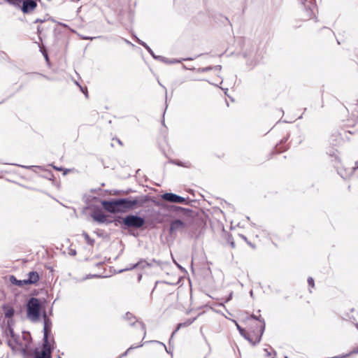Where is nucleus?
<instances>
[{
  "label": "nucleus",
  "instance_id": "nucleus-1",
  "mask_svg": "<svg viewBox=\"0 0 358 358\" xmlns=\"http://www.w3.org/2000/svg\"><path fill=\"white\" fill-rule=\"evenodd\" d=\"M5 336L7 338L8 345L13 351H20L23 355L24 358H27L29 355L28 346L23 347L22 343L20 342V336L15 334L13 329L9 324L6 326L4 330Z\"/></svg>",
  "mask_w": 358,
  "mask_h": 358
},
{
  "label": "nucleus",
  "instance_id": "nucleus-2",
  "mask_svg": "<svg viewBox=\"0 0 358 358\" xmlns=\"http://www.w3.org/2000/svg\"><path fill=\"white\" fill-rule=\"evenodd\" d=\"M41 312V303L38 298H30L27 303V317L31 322H38L40 320Z\"/></svg>",
  "mask_w": 358,
  "mask_h": 358
},
{
  "label": "nucleus",
  "instance_id": "nucleus-3",
  "mask_svg": "<svg viewBox=\"0 0 358 358\" xmlns=\"http://www.w3.org/2000/svg\"><path fill=\"white\" fill-rule=\"evenodd\" d=\"M121 213L126 212L128 210L141 207L147 202L145 196H138L135 197L118 199Z\"/></svg>",
  "mask_w": 358,
  "mask_h": 358
},
{
  "label": "nucleus",
  "instance_id": "nucleus-4",
  "mask_svg": "<svg viewBox=\"0 0 358 358\" xmlns=\"http://www.w3.org/2000/svg\"><path fill=\"white\" fill-rule=\"evenodd\" d=\"M119 223H122L124 227L123 228H141L145 224V219L137 215H128L123 217L121 221H117Z\"/></svg>",
  "mask_w": 358,
  "mask_h": 358
},
{
  "label": "nucleus",
  "instance_id": "nucleus-5",
  "mask_svg": "<svg viewBox=\"0 0 358 358\" xmlns=\"http://www.w3.org/2000/svg\"><path fill=\"white\" fill-rule=\"evenodd\" d=\"M244 57L246 59V65L250 69L259 64L262 59V53L255 48L247 50L244 54Z\"/></svg>",
  "mask_w": 358,
  "mask_h": 358
},
{
  "label": "nucleus",
  "instance_id": "nucleus-6",
  "mask_svg": "<svg viewBox=\"0 0 358 358\" xmlns=\"http://www.w3.org/2000/svg\"><path fill=\"white\" fill-rule=\"evenodd\" d=\"M182 220L176 219L173 220L170 224V233L181 231L190 224L194 217L180 216Z\"/></svg>",
  "mask_w": 358,
  "mask_h": 358
},
{
  "label": "nucleus",
  "instance_id": "nucleus-7",
  "mask_svg": "<svg viewBox=\"0 0 358 358\" xmlns=\"http://www.w3.org/2000/svg\"><path fill=\"white\" fill-rule=\"evenodd\" d=\"M103 208L108 212L111 213H121L120 208L119 199H112L110 201L103 200L101 201Z\"/></svg>",
  "mask_w": 358,
  "mask_h": 358
},
{
  "label": "nucleus",
  "instance_id": "nucleus-8",
  "mask_svg": "<svg viewBox=\"0 0 358 358\" xmlns=\"http://www.w3.org/2000/svg\"><path fill=\"white\" fill-rule=\"evenodd\" d=\"M163 201H167L172 203H185L187 204L189 202L185 197L176 194L174 193H164L161 196Z\"/></svg>",
  "mask_w": 358,
  "mask_h": 358
},
{
  "label": "nucleus",
  "instance_id": "nucleus-9",
  "mask_svg": "<svg viewBox=\"0 0 358 358\" xmlns=\"http://www.w3.org/2000/svg\"><path fill=\"white\" fill-rule=\"evenodd\" d=\"M167 209L170 212L180 213V216H185L187 217H194L196 215L195 212L189 208H185L174 205L167 206Z\"/></svg>",
  "mask_w": 358,
  "mask_h": 358
},
{
  "label": "nucleus",
  "instance_id": "nucleus-10",
  "mask_svg": "<svg viewBox=\"0 0 358 358\" xmlns=\"http://www.w3.org/2000/svg\"><path fill=\"white\" fill-rule=\"evenodd\" d=\"M37 6L35 0H23L20 6L18 7L24 13H29L33 11Z\"/></svg>",
  "mask_w": 358,
  "mask_h": 358
},
{
  "label": "nucleus",
  "instance_id": "nucleus-11",
  "mask_svg": "<svg viewBox=\"0 0 358 358\" xmlns=\"http://www.w3.org/2000/svg\"><path fill=\"white\" fill-rule=\"evenodd\" d=\"M124 319L127 320L131 326L134 325L136 323L140 326L141 330L143 332V338H145L146 335V329L145 325L142 322H138L136 317L129 312H127L124 315Z\"/></svg>",
  "mask_w": 358,
  "mask_h": 358
},
{
  "label": "nucleus",
  "instance_id": "nucleus-12",
  "mask_svg": "<svg viewBox=\"0 0 358 358\" xmlns=\"http://www.w3.org/2000/svg\"><path fill=\"white\" fill-rule=\"evenodd\" d=\"M29 355L27 358H52L51 354L47 352L39 350L38 348H35L34 350H29Z\"/></svg>",
  "mask_w": 358,
  "mask_h": 358
},
{
  "label": "nucleus",
  "instance_id": "nucleus-13",
  "mask_svg": "<svg viewBox=\"0 0 358 358\" xmlns=\"http://www.w3.org/2000/svg\"><path fill=\"white\" fill-rule=\"evenodd\" d=\"M347 126L357 127L358 130V103L352 111V118L348 120Z\"/></svg>",
  "mask_w": 358,
  "mask_h": 358
},
{
  "label": "nucleus",
  "instance_id": "nucleus-14",
  "mask_svg": "<svg viewBox=\"0 0 358 358\" xmlns=\"http://www.w3.org/2000/svg\"><path fill=\"white\" fill-rule=\"evenodd\" d=\"M43 335H49L51 332L52 321L47 316V314L45 311L43 313Z\"/></svg>",
  "mask_w": 358,
  "mask_h": 358
},
{
  "label": "nucleus",
  "instance_id": "nucleus-15",
  "mask_svg": "<svg viewBox=\"0 0 358 358\" xmlns=\"http://www.w3.org/2000/svg\"><path fill=\"white\" fill-rule=\"evenodd\" d=\"M355 169V167L350 169L341 168L338 169V173L341 176L342 178L347 180L349 179L353 175Z\"/></svg>",
  "mask_w": 358,
  "mask_h": 358
},
{
  "label": "nucleus",
  "instance_id": "nucleus-16",
  "mask_svg": "<svg viewBox=\"0 0 358 358\" xmlns=\"http://www.w3.org/2000/svg\"><path fill=\"white\" fill-rule=\"evenodd\" d=\"M24 280L27 285L36 284L39 280V275L36 271H30L27 274V278Z\"/></svg>",
  "mask_w": 358,
  "mask_h": 358
},
{
  "label": "nucleus",
  "instance_id": "nucleus-17",
  "mask_svg": "<svg viewBox=\"0 0 358 358\" xmlns=\"http://www.w3.org/2000/svg\"><path fill=\"white\" fill-rule=\"evenodd\" d=\"M251 317L262 322V326L260 327V334L256 338V343H259L265 330V321L263 318H262L261 315L256 316L255 315H252Z\"/></svg>",
  "mask_w": 358,
  "mask_h": 358
},
{
  "label": "nucleus",
  "instance_id": "nucleus-18",
  "mask_svg": "<svg viewBox=\"0 0 358 358\" xmlns=\"http://www.w3.org/2000/svg\"><path fill=\"white\" fill-rule=\"evenodd\" d=\"M91 217L92 219L101 224L105 223L107 222L106 216L102 213L101 211H94L91 214Z\"/></svg>",
  "mask_w": 358,
  "mask_h": 358
},
{
  "label": "nucleus",
  "instance_id": "nucleus-19",
  "mask_svg": "<svg viewBox=\"0 0 358 358\" xmlns=\"http://www.w3.org/2000/svg\"><path fill=\"white\" fill-rule=\"evenodd\" d=\"M48 336H49V335H43V342L41 350L52 354V347L51 345L50 341H49Z\"/></svg>",
  "mask_w": 358,
  "mask_h": 358
},
{
  "label": "nucleus",
  "instance_id": "nucleus-20",
  "mask_svg": "<svg viewBox=\"0 0 358 358\" xmlns=\"http://www.w3.org/2000/svg\"><path fill=\"white\" fill-rule=\"evenodd\" d=\"M236 327L240 333V334L244 337L246 340H248L252 345H255L258 343L253 341V340L250 338V335L245 331L243 328H242L238 323H236Z\"/></svg>",
  "mask_w": 358,
  "mask_h": 358
},
{
  "label": "nucleus",
  "instance_id": "nucleus-21",
  "mask_svg": "<svg viewBox=\"0 0 358 358\" xmlns=\"http://www.w3.org/2000/svg\"><path fill=\"white\" fill-rule=\"evenodd\" d=\"M146 266H151V264L148 263L144 260H141V261L137 262L136 264H134L133 266H131L129 268H127L121 270L120 272L124 271L131 270V269H134L137 267H141L142 268H144Z\"/></svg>",
  "mask_w": 358,
  "mask_h": 358
},
{
  "label": "nucleus",
  "instance_id": "nucleus-22",
  "mask_svg": "<svg viewBox=\"0 0 358 358\" xmlns=\"http://www.w3.org/2000/svg\"><path fill=\"white\" fill-rule=\"evenodd\" d=\"M196 318H192V319H188L187 321H185V322H182V323H179L178 325H177V327L176 329H175V331L172 333V335H171V337L173 336V335L180 329V328H182V327H187L189 325H191L194 321H195Z\"/></svg>",
  "mask_w": 358,
  "mask_h": 358
},
{
  "label": "nucleus",
  "instance_id": "nucleus-23",
  "mask_svg": "<svg viewBox=\"0 0 358 358\" xmlns=\"http://www.w3.org/2000/svg\"><path fill=\"white\" fill-rule=\"evenodd\" d=\"M157 59L162 61L166 64H173V63H180L182 61L192 60L193 59L189 57V58H183L180 60H178V59L170 60V59H169L166 57H164L162 56H158Z\"/></svg>",
  "mask_w": 358,
  "mask_h": 358
},
{
  "label": "nucleus",
  "instance_id": "nucleus-24",
  "mask_svg": "<svg viewBox=\"0 0 358 358\" xmlns=\"http://www.w3.org/2000/svg\"><path fill=\"white\" fill-rule=\"evenodd\" d=\"M136 38V42L141 45L143 47H144L147 50L148 52L155 58V59H157V57L158 56H156L153 51L152 50V49L148 45V44L145 42H143V41H141V39H139L138 38H137L136 36L135 37Z\"/></svg>",
  "mask_w": 358,
  "mask_h": 358
},
{
  "label": "nucleus",
  "instance_id": "nucleus-25",
  "mask_svg": "<svg viewBox=\"0 0 358 358\" xmlns=\"http://www.w3.org/2000/svg\"><path fill=\"white\" fill-rule=\"evenodd\" d=\"M9 279L12 284L19 287L27 285L25 280H17L14 275H10Z\"/></svg>",
  "mask_w": 358,
  "mask_h": 358
},
{
  "label": "nucleus",
  "instance_id": "nucleus-26",
  "mask_svg": "<svg viewBox=\"0 0 358 358\" xmlns=\"http://www.w3.org/2000/svg\"><path fill=\"white\" fill-rule=\"evenodd\" d=\"M143 343L140 344L139 345H136V346H134V345H131V347H129L124 353H122V355H120L117 358H122L124 357H126L128 354V352L129 351H131V350H134L135 348H139V347H142L143 346Z\"/></svg>",
  "mask_w": 358,
  "mask_h": 358
},
{
  "label": "nucleus",
  "instance_id": "nucleus-27",
  "mask_svg": "<svg viewBox=\"0 0 358 358\" xmlns=\"http://www.w3.org/2000/svg\"><path fill=\"white\" fill-rule=\"evenodd\" d=\"M5 317L10 318L14 315V309L13 308H6L4 312Z\"/></svg>",
  "mask_w": 358,
  "mask_h": 358
},
{
  "label": "nucleus",
  "instance_id": "nucleus-28",
  "mask_svg": "<svg viewBox=\"0 0 358 358\" xmlns=\"http://www.w3.org/2000/svg\"><path fill=\"white\" fill-rule=\"evenodd\" d=\"M23 339L27 342V343L24 345V347H26V345L28 346L29 350H31L30 348V341H31V336L29 334H23Z\"/></svg>",
  "mask_w": 358,
  "mask_h": 358
},
{
  "label": "nucleus",
  "instance_id": "nucleus-29",
  "mask_svg": "<svg viewBox=\"0 0 358 358\" xmlns=\"http://www.w3.org/2000/svg\"><path fill=\"white\" fill-rule=\"evenodd\" d=\"M83 236H84V238L88 245L92 246L94 244V240L91 238L90 237V236L86 232H83Z\"/></svg>",
  "mask_w": 358,
  "mask_h": 358
},
{
  "label": "nucleus",
  "instance_id": "nucleus-30",
  "mask_svg": "<svg viewBox=\"0 0 358 358\" xmlns=\"http://www.w3.org/2000/svg\"><path fill=\"white\" fill-rule=\"evenodd\" d=\"M102 278L101 275L98 274H93V275H87L85 277H84L82 280H85L90 278Z\"/></svg>",
  "mask_w": 358,
  "mask_h": 358
},
{
  "label": "nucleus",
  "instance_id": "nucleus-31",
  "mask_svg": "<svg viewBox=\"0 0 358 358\" xmlns=\"http://www.w3.org/2000/svg\"><path fill=\"white\" fill-rule=\"evenodd\" d=\"M308 285L311 287H314L315 286V282H314V280L312 277H309L308 278Z\"/></svg>",
  "mask_w": 358,
  "mask_h": 358
},
{
  "label": "nucleus",
  "instance_id": "nucleus-32",
  "mask_svg": "<svg viewBox=\"0 0 358 358\" xmlns=\"http://www.w3.org/2000/svg\"><path fill=\"white\" fill-rule=\"evenodd\" d=\"M264 352H266V356L268 357H272L273 358L274 357H273V353L271 352H269L268 351V350L266 348H264ZM273 355H275V352H273Z\"/></svg>",
  "mask_w": 358,
  "mask_h": 358
},
{
  "label": "nucleus",
  "instance_id": "nucleus-33",
  "mask_svg": "<svg viewBox=\"0 0 358 358\" xmlns=\"http://www.w3.org/2000/svg\"><path fill=\"white\" fill-rule=\"evenodd\" d=\"M211 69H213V67H211V66H208V67H205V68L199 69L198 70V71H199V72H207V71H210V70H211Z\"/></svg>",
  "mask_w": 358,
  "mask_h": 358
},
{
  "label": "nucleus",
  "instance_id": "nucleus-34",
  "mask_svg": "<svg viewBox=\"0 0 358 358\" xmlns=\"http://www.w3.org/2000/svg\"><path fill=\"white\" fill-rule=\"evenodd\" d=\"M358 353V347L353 349L349 354L345 355V357H348L352 354H357Z\"/></svg>",
  "mask_w": 358,
  "mask_h": 358
},
{
  "label": "nucleus",
  "instance_id": "nucleus-35",
  "mask_svg": "<svg viewBox=\"0 0 358 358\" xmlns=\"http://www.w3.org/2000/svg\"><path fill=\"white\" fill-rule=\"evenodd\" d=\"M175 164H177L178 166H185V167H189V166L187 164H184L181 162H174Z\"/></svg>",
  "mask_w": 358,
  "mask_h": 358
},
{
  "label": "nucleus",
  "instance_id": "nucleus-36",
  "mask_svg": "<svg viewBox=\"0 0 358 358\" xmlns=\"http://www.w3.org/2000/svg\"><path fill=\"white\" fill-rule=\"evenodd\" d=\"M98 38H103V39H106V36H97ZM96 38V37H91V36H88V40H91L92 41L93 39H95Z\"/></svg>",
  "mask_w": 358,
  "mask_h": 358
},
{
  "label": "nucleus",
  "instance_id": "nucleus-37",
  "mask_svg": "<svg viewBox=\"0 0 358 358\" xmlns=\"http://www.w3.org/2000/svg\"><path fill=\"white\" fill-rule=\"evenodd\" d=\"M45 22V20H42V19H39V18H38V19H36V20H35V22H35V23H38V22H39V23H43V22Z\"/></svg>",
  "mask_w": 358,
  "mask_h": 358
},
{
  "label": "nucleus",
  "instance_id": "nucleus-38",
  "mask_svg": "<svg viewBox=\"0 0 358 358\" xmlns=\"http://www.w3.org/2000/svg\"><path fill=\"white\" fill-rule=\"evenodd\" d=\"M124 41L127 44H128V45H132V46H134V45L133 43H131L129 41H128V40H127V39H125V38H124Z\"/></svg>",
  "mask_w": 358,
  "mask_h": 358
},
{
  "label": "nucleus",
  "instance_id": "nucleus-39",
  "mask_svg": "<svg viewBox=\"0 0 358 358\" xmlns=\"http://www.w3.org/2000/svg\"><path fill=\"white\" fill-rule=\"evenodd\" d=\"M41 31H42V29H41V27L40 26H39V27H37V33H38V35H40V34H41Z\"/></svg>",
  "mask_w": 358,
  "mask_h": 358
},
{
  "label": "nucleus",
  "instance_id": "nucleus-40",
  "mask_svg": "<svg viewBox=\"0 0 358 358\" xmlns=\"http://www.w3.org/2000/svg\"><path fill=\"white\" fill-rule=\"evenodd\" d=\"M41 52H42L43 55H44L45 59L48 60V55H47L46 52L45 51L43 52L42 50H41Z\"/></svg>",
  "mask_w": 358,
  "mask_h": 358
},
{
  "label": "nucleus",
  "instance_id": "nucleus-41",
  "mask_svg": "<svg viewBox=\"0 0 358 358\" xmlns=\"http://www.w3.org/2000/svg\"><path fill=\"white\" fill-rule=\"evenodd\" d=\"M306 12L308 13V17H311V15H312V10H306Z\"/></svg>",
  "mask_w": 358,
  "mask_h": 358
},
{
  "label": "nucleus",
  "instance_id": "nucleus-42",
  "mask_svg": "<svg viewBox=\"0 0 358 358\" xmlns=\"http://www.w3.org/2000/svg\"><path fill=\"white\" fill-rule=\"evenodd\" d=\"M80 37L82 39H84V40H88V36H81V35H80Z\"/></svg>",
  "mask_w": 358,
  "mask_h": 358
},
{
  "label": "nucleus",
  "instance_id": "nucleus-43",
  "mask_svg": "<svg viewBox=\"0 0 358 358\" xmlns=\"http://www.w3.org/2000/svg\"><path fill=\"white\" fill-rule=\"evenodd\" d=\"M214 68H215V69H219V70H220V69H221V68H222V66H220V65H217V66H215Z\"/></svg>",
  "mask_w": 358,
  "mask_h": 358
},
{
  "label": "nucleus",
  "instance_id": "nucleus-44",
  "mask_svg": "<svg viewBox=\"0 0 358 358\" xmlns=\"http://www.w3.org/2000/svg\"><path fill=\"white\" fill-rule=\"evenodd\" d=\"M232 294H232V292H231V293L229 295V298H228L227 301H229V300H231V299Z\"/></svg>",
  "mask_w": 358,
  "mask_h": 358
},
{
  "label": "nucleus",
  "instance_id": "nucleus-45",
  "mask_svg": "<svg viewBox=\"0 0 358 358\" xmlns=\"http://www.w3.org/2000/svg\"><path fill=\"white\" fill-rule=\"evenodd\" d=\"M250 295L251 297H253V291L252 290H251L250 292Z\"/></svg>",
  "mask_w": 358,
  "mask_h": 358
},
{
  "label": "nucleus",
  "instance_id": "nucleus-46",
  "mask_svg": "<svg viewBox=\"0 0 358 358\" xmlns=\"http://www.w3.org/2000/svg\"><path fill=\"white\" fill-rule=\"evenodd\" d=\"M54 168L58 171H61L62 170V168H59V167H55L54 166Z\"/></svg>",
  "mask_w": 358,
  "mask_h": 358
},
{
  "label": "nucleus",
  "instance_id": "nucleus-47",
  "mask_svg": "<svg viewBox=\"0 0 358 358\" xmlns=\"http://www.w3.org/2000/svg\"><path fill=\"white\" fill-rule=\"evenodd\" d=\"M130 192H131V189H129V190H127L125 193H126V194H129Z\"/></svg>",
  "mask_w": 358,
  "mask_h": 358
},
{
  "label": "nucleus",
  "instance_id": "nucleus-48",
  "mask_svg": "<svg viewBox=\"0 0 358 358\" xmlns=\"http://www.w3.org/2000/svg\"><path fill=\"white\" fill-rule=\"evenodd\" d=\"M248 243L251 245V247L254 248V245L251 244V243L248 242Z\"/></svg>",
  "mask_w": 358,
  "mask_h": 358
},
{
  "label": "nucleus",
  "instance_id": "nucleus-49",
  "mask_svg": "<svg viewBox=\"0 0 358 358\" xmlns=\"http://www.w3.org/2000/svg\"><path fill=\"white\" fill-rule=\"evenodd\" d=\"M231 246L234 247V243H231Z\"/></svg>",
  "mask_w": 358,
  "mask_h": 358
},
{
  "label": "nucleus",
  "instance_id": "nucleus-50",
  "mask_svg": "<svg viewBox=\"0 0 358 358\" xmlns=\"http://www.w3.org/2000/svg\"><path fill=\"white\" fill-rule=\"evenodd\" d=\"M118 143L121 144V141L120 140H118Z\"/></svg>",
  "mask_w": 358,
  "mask_h": 358
},
{
  "label": "nucleus",
  "instance_id": "nucleus-51",
  "mask_svg": "<svg viewBox=\"0 0 358 358\" xmlns=\"http://www.w3.org/2000/svg\"><path fill=\"white\" fill-rule=\"evenodd\" d=\"M357 328L358 329V324L356 325Z\"/></svg>",
  "mask_w": 358,
  "mask_h": 358
},
{
  "label": "nucleus",
  "instance_id": "nucleus-52",
  "mask_svg": "<svg viewBox=\"0 0 358 358\" xmlns=\"http://www.w3.org/2000/svg\"><path fill=\"white\" fill-rule=\"evenodd\" d=\"M57 358H61V357H60L59 356H58V357H57Z\"/></svg>",
  "mask_w": 358,
  "mask_h": 358
},
{
  "label": "nucleus",
  "instance_id": "nucleus-53",
  "mask_svg": "<svg viewBox=\"0 0 358 358\" xmlns=\"http://www.w3.org/2000/svg\"><path fill=\"white\" fill-rule=\"evenodd\" d=\"M205 358H207V357H205Z\"/></svg>",
  "mask_w": 358,
  "mask_h": 358
}]
</instances>
